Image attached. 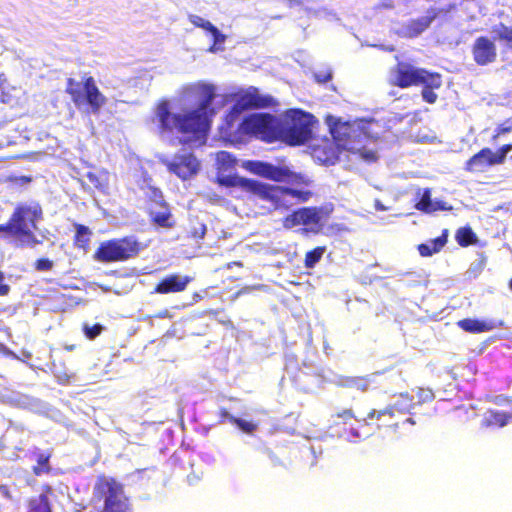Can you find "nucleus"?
I'll return each instance as SVG.
<instances>
[{"instance_id":"1","label":"nucleus","mask_w":512,"mask_h":512,"mask_svg":"<svg viewBox=\"0 0 512 512\" xmlns=\"http://www.w3.org/2000/svg\"><path fill=\"white\" fill-rule=\"evenodd\" d=\"M199 103L197 108L184 113L171 112L170 102L160 100L155 107L153 122L162 137H175L178 144L190 146L203 144L210 128V118L214 115L211 104L216 97L215 87L201 84L197 87Z\"/></svg>"},{"instance_id":"2","label":"nucleus","mask_w":512,"mask_h":512,"mask_svg":"<svg viewBox=\"0 0 512 512\" xmlns=\"http://www.w3.org/2000/svg\"><path fill=\"white\" fill-rule=\"evenodd\" d=\"M43 219V209L38 202L16 205L8 221L0 224L2 238L16 247H35L42 243L35 235Z\"/></svg>"},{"instance_id":"3","label":"nucleus","mask_w":512,"mask_h":512,"mask_svg":"<svg viewBox=\"0 0 512 512\" xmlns=\"http://www.w3.org/2000/svg\"><path fill=\"white\" fill-rule=\"evenodd\" d=\"M92 512H133L124 485L115 477L99 474L92 488Z\"/></svg>"},{"instance_id":"4","label":"nucleus","mask_w":512,"mask_h":512,"mask_svg":"<svg viewBox=\"0 0 512 512\" xmlns=\"http://www.w3.org/2000/svg\"><path fill=\"white\" fill-rule=\"evenodd\" d=\"M65 92L77 109L94 115L99 114L107 102L106 96L98 88L94 77L89 74H84L81 80L67 78Z\"/></svg>"},{"instance_id":"5","label":"nucleus","mask_w":512,"mask_h":512,"mask_svg":"<svg viewBox=\"0 0 512 512\" xmlns=\"http://www.w3.org/2000/svg\"><path fill=\"white\" fill-rule=\"evenodd\" d=\"M316 118L301 109H290L280 121V140L290 146H300L313 137Z\"/></svg>"},{"instance_id":"6","label":"nucleus","mask_w":512,"mask_h":512,"mask_svg":"<svg viewBox=\"0 0 512 512\" xmlns=\"http://www.w3.org/2000/svg\"><path fill=\"white\" fill-rule=\"evenodd\" d=\"M330 211L319 206H304L293 210L282 219L286 230L299 227L301 235H319L323 232Z\"/></svg>"},{"instance_id":"7","label":"nucleus","mask_w":512,"mask_h":512,"mask_svg":"<svg viewBox=\"0 0 512 512\" xmlns=\"http://www.w3.org/2000/svg\"><path fill=\"white\" fill-rule=\"evenodd\" d=\"M143 248L144 245L134 235H128L101 242L93 258L100 263L124 262L136 257Z\"/></svg>"},{"instance_id":"8","label":"nucleus","mask_w":512,"mask_h":512,"mask_svg":"<svg viewBox=\"0 0 512 512\" xmlns=\"http://www.w3.org/2000/svg\"><path fill=\"white\" fill-rule=\"evenodd\" d=\"M280 120L269 113L251 114L237 126L240 136H253L267 143L280 140Z\"/></svg>"},{"instance_id":"9","label":"nucleus","mask_w":512,"mask_h":512,"mask_svg":"<svg viewBox=\"0 0 512 512\" xmlns=\"http://www.w3.org/2000/svg\"><path fill=\"white\" fill-rule=\"evenodd\" d=\"M331 134L337 139L341 148L357 155L364 162L374 163L378 160L377 151L363 144V141L367 140L366 135L349 123L336 125L332 128Z\"/></svg>"},{"instance_id":"10","label":"nucleus","mask_w":512,"mask_h":512,"mask_svg":"<svg viewBox=\"0 0 512 512\" xmlns=\"http://www.w3.org/2000/svg\"><path fill=\"white\" fill-rule=\"evenodd\" d=\"M414 405L411 395L401 393L397 401L382 409V412H386L388 415L382 416V422L378 423L379 429H388L393 433H399L400 429L405 426H414L415 420L408 416Z\"/></svg>"},{"instance_id":"11","label":"nucleus","mask_w":512,"mask_h":512,"mask_svg":"<svg viewBox=\"0 0 512 512\" xmlns=\"http://www.w3.org/2000/svg\"><path fill=\"white\" fill-rule=\"evenodd\" d=\"M392 85L399 88L418 86L427 83L431 87H441L442 76L437 72H429L406 62H399L393 72Z\"/></svg>"},{"instance_id":"12","label":"nucleus","mask_w":512,"mask_h":512,"mask_svg":"<svg viewBox=\"0 0 512 512\" xmlns=\"http://www.w3.org/2000/svg\"><path fill=\"white\" fill-rule=\"evenodd\" d=\"M277 105L273 96L261 94L256 87H249L234 94V104L240 112L250 109L269 108Z\"/></svg>"},{"instance_id":"13","label":"nucleus","mask_w":512,"mask_h":512,"mask_svg":"<svg viewBox=\"0 0 512 512\" xmlns=\"http://www.w3.org/2000/svg\"><path fill=\"white\" fill-rule=\"evenodd\" d=\"M251 196L269 202L275 210H289L292 206L287 200L285 186L272 185L256 180Z\"/></svg>"},{"instance_id":"14","label":"nucleus","mask_w":512,"mask_h":512,"mask_svg":"<svg viewBox=\"0 0 512 512\" xmlns=\"http://www.w3.org/2000/svg\"><path fill=\"white\" fill-rule=\"evenodd\" d=\"M451 9V6L444 8L430 7L426 11L425 16L408 21L403 26V34L408 38H415L419 36L430 27L436 18L440 16H446L448 13H450Z\"/></svg>"},{"instance_id":"15","label":"nucleus","mask_w":512,"mask_h":512,"mask_svg":"<svg viewBox=\"0 0 512 512\" xmlns=\"http://www.w3.org/2000/svg\"><path fill=\"white\" fill-rule=\"evenodd\" d=\"M250 173L275 182H282L288 179L291 172L284 167L275 166L268 162L248 160L242 164Z\"/></svg>"},{"instance_id":"16","label":"nucleus","mask_w":512,"mask_h":512,"mask_svg":"<svg viewBox=\"0 0 512 512\" xmlns=\"http://www.w3.org/2000/svg\"><path fill=\"white\" fill-rule=\"evenodd\" d=\"M471 54L476 65L487 66L496 62L498 50L494 40L488 36H479L471 45Z\"/></svg>"},{"instance_id":"17","label":"nucleus","mask_w":512,"mask_h":512,"mask_svg":"<svg viewBox=\"0 0 512 512\" xmlns=\"http://www.w3.org/2000/svg\"><path fill=\"white\" fill-rule=\"evenodd\" d=\"M148 216L150 222L159 228L172 229L176 225L171 208L162 195L159 196V199L150 202Z\"/></svg>"},{"instance_id":"18","label":"nucleus","mask_w":512,"mask_h":512,"mask_svg":"<svg viewBox=\"0 0 512 512\" xmlns=\"http://www.w3.org/2000/svg\"><path fill=\"white\" fill-rule=\"evenodd\" d=\"M167 169L182 180H187L197 174L199 161L192 153L175 155L172 161L165 163Z\"/></svg>"},{"instance_id":"19","label":"nucleus","mask_w":512,"mask_h":512,"mask_svg":"<svg viewBox=\"0 0 512 512\" xmlns=\"http://www.w3.org/2000/svg\"><path fill=\"white\" fill-rule=\"evenodd\" d=\"M501 165L494 151L488 147L482 148L476 154L471 156L464 165V169L470 173L483 172L487 168Z\"/></svg>"},{"instance_id":"20","label":"nucleus","mask_w":512,"mask_h":512,"mask_svg":"<svg viewBox=\"0 0 512 512\" xmlns=\"http://www.w3.org/2000/svg\"><path fill=\"white\" fill-rule=\"evenodd\" d=\"M337 139L332 135V140L323 139L313 148V153L323 164H334L341 152L345 151L338 145Z\"/></svg>"},{"instance_id":"21","label":"nucleus","mask_w":512,"mask_h":512,"mask_svg":"<svg viewBox=\"0 0 512 512\" xmlns=\"http://www.w3.org/2000/svg\"><path fill=\"white\" fill-rule=\"evenodd\" d=\"M192 281L190 276L170 274L162 278L154 287L153 292L157 294H170L183 292Z\"/></svg>"},{"instance_id":"22","label":"nucleus","mask_w":512,"mask_h":512,"mask_svg":"<svg viewBox=\"0 0 512 512\" xmlns=\"http://www.w3.org/2000/svg\"><path fill=\"white\" fill-rule=\"evenodd\" d=\"M53 495L54 490L52 486L43 484L39 495L28 499L26 512H52L50 497Z\"/></svg>"},{"instance_id":"23","label":"nucleus","mask_w":512,"mask_h":512,"mask_svg":"<svg viewBox=\"0 0 512 512\" xmlns=\"http://www.w3.org/2000/svg\"><path fill=\"white\" fill-rule=\"evenodd\" d=\"M215 182L220 186L226 188L237 187L245 194L251 196L256 180L241 177L237 174H233L226 176H217Z\"/></svg>"},{"instance_id":"24","label":"nucleus","mask_w":512,"mask_h":512,"mask_svg":"<svg viewBox=\"0 0 512 512\" xmlns=\"http://www.w3.org/2000/svg\"><path fill=\"white\" fill-rule=\"evenodd\" d=\"M337 384L339 387L367 392L371 387L369 376H340Z\"/></svg>"},{"instance_id":"25","label":"nucleus","mask_w":512,"mask_h":512,"mask_svg":"<svg viewBox=\"0 0 512 512\" xmlns=\"http://www.w3.org/2000/svg\"><path fill=\"white\" fill-rule=\"evenodd\" d=\"M448 230L444 229L442 234L427 243H421L417 246V250L422 257H430L440 252L447 243Z\"/></svg>"},{"instance_id":"26","label":"nucleus","mask_w":512,"mask_h":512,"mask_svg":"<svg viewBox=\"0 0 512 512\" xmlns=\"http://www.w3.org/2000/svg\"><path fill=\"white\" fill-rule=\"evenodd\" d=\"M457 326L465 332L478 334L491 331L494 324L491 321L464 318L457 322Z\"/></svg>"},{"instance_id":"27","label":"nucleus","mask_w":512,"mask_h":512,"mask_svg":"<svg viewBox=\"0 0 512 512\" xmlns=\"http://www.w3.org/2000/svg\"><path fill=\"white\" fill-rule=\"evenodd\" d=\"M32 456L36 461V465L32 467V472L35 476L49 474L52 471V467L50 465V459L52 457L51 451L35 449L32 452Z\"/></svg>"},{"instance_id":"28","label":"nucleus","mask_w":512,"mask_h":512,"mask_svg":"<svg viewBox=\"0 0 512 512\" xmlns=\"http://www.w3.org/2000/svg\"><path fill=\"white\" fill-rule=\"evenodd\" d=\"M506 425L507 416L504 411L488 410L481 420V427L485 429L502 428Z\"/></svg>"},{"instance_id":"29","label":"nucleus","mask_w":512,"mask_h":512,"mask_svg":"<svg viewBox=\"0 0 512 512\" xmlns=\"http://www.w3.org/2000/svg\"><path fill=\"white\" fill-rule=\"evenodd\" d=\"M243 113L240 112L236 107L232 105L230 110L224 116V122L221 126V130L225 133L226 136L231 137L234 134H238L237 127L234 128L235 123L238 122Z\"/></svg>"},{"instance_id":"30","label":"nucleus","mask_w":512,"mask_h":512,"mask_svg":"<svg viewBox=\"0 0 512 512\" xmlns=\"http://www.w3.org/2000/svg\"><path fill=\"white\" fill-rule=\"evenodd\" d=\"M189 21L196 27L202 28L208 32H210L213 35L214 43H217L219 41H224L225 37L223 34L220 33L218 28L214 26L211 22L203 19L202 17L198 15H189L188 17Z\"/></svg>"},{"instance_id":"31","label":"nucleus","mask_w":512,"mask_h":512,"mask_svg":"<svg viewBox=\"0 0 512 512\" xmlns=\"http://www.w3.org/2000/svg\"><path fill=\"white\" fill-rule=\"evenodd\" d=\"M455 239L461 247L474 245L478 241L477 235L470 226L460 227L455 233Z\"/></svg>"},{"instance_id":"32","label":"nucleus","mask_w":512,"mask_h":512,"mask_svg":"<svg viewBox=\"0 0 512 512\" xmlns=\"http://www.w3.org/2000/svg\"><path fill=\"white\" fill-rule=\"evenodd\" d=\"M75 229L76 233L73 239L74 245L79 249L87 251L89 248L91 236L90 229L83 224H75Z\"/></svg>"},{"instance_id":"33","label":"nucleus","mask_w":512,"mask_h":512,"mask_svg":"<svg viewBox=\"0 0 512 512\" xmlns=\"http://www.w3.org/2000/svg\"><path fill=\"white\" fill-rule=\"evenodd\" d=\"M216 164L219 171H229L237 165V159L227 151H219L216 154Z\"/></svg>"},{"instance_id":"34","label":"nucleus","mask_w":512,"mask_h":512,"mask_svg":"<svg viewBox=\"0 0 512 512\" xmlns=\"http://www.w3.org/2000/svg\"><path fill=\"white\" fill-rule=\"evenodd\" d=\"M325 252L326 246H317L306 252L304 257V266L308 269L315 267V265L322 259Z\"/></svg>"},{"instance_id":"35","label":"nucleus","mask_w":512,"mask_h":512,"mask_svg":"<svg viewBox=\"0 0 512 512\" xmlns=\"http://www.w3.org/2000/svg\"><path fill=\"white\" fill-rule=\"evenodd\" d=\"M496 39L506 44L509 49H512V27L504 23H500L494 29Z\"/></svg>"},{"instance_id":"36","label":"nucleus","mask_w":512,"mask_h":512,"mask_svg":"<svg viewBox=\"0 0 512 512\" xmlns=\"http://www.w3.org/2000/svg\"><path fill=\"white\" fill-rule=\"evenodd\" d=\"M190 224L189 237L196 240L203 239L207 231L206 225L197 219L191 220Z\"/></svg>"},{"instance_id":"37","label":"nucleus","mask_w":512,"mask_h":512,"mask_svg":"<svg viewBox=\"0 0 512 512\" xmlns=\"http://www.w3.org/2000/svg\"><path fill=\"white\" fill-rule=\"evenodd\" d=\"M415 208L425 213H430L435 210L432 205L431 194L429 190L424 191L420 200L415 204Z\"/></svg>"},{"instance_id":"38","label":"nucleus","mask_w":512,"mask_h":512,"mask_svg":"<svg viewBox=\"0 0 512 512\" xmlns=\"http://www.w3.org/2000/svg\"><path fill=\"white\" fill-rule=\"evenodd\" d=\"M286 193L287 198H295L297 203L307 202L312 197V192L309 190H299L291 187H286Z\"/></svg>"},{"instance_id":"39","label":"nucleus","mask_w":512,"mask_h":512,"mask_svg":"<svg viewBox=\"0 0 512 512\" xmlns=\"http://www.w3.org/2000/svg\"><path fill=\"white\" fill-rule=\"evenodd\" d=\"M388 415L386 412H382V409H372L368 412L367 416L364 418V421L367 425L375 426L379 429V424L382 422V416Z\"/></svg>"},{"instance_id":"40","label":"nucleus","mask_w":512,"mask_h":512,"mask_svg":"<svg viewBox=\"0 0 512 512\" xmlns=\"http://www.w3.org/2000/svg\"><path fill=\"white\" fill-rule=\"evenodd\" d=\"M229 422L236 425L240 430L245 433H253L257 429V425L250 421H245L241 418L230 417Z\"/></svg>"},{"instance_id":"41","label":"nucleus","mask_w":512,"mask_h":512,"mask_svg":"<svg viewBox=\"0 0 512 512\" xmlns=\"http://www.w3.org/2000/svg\"><path fill=\"white\" fill-rule=\"evenodd\" d=\"M420 85L423 86V89L421 92L423 100L429 104L435 103L438 96L433 90L439 89L440 87H431L427 83H421Z\"/></svg>"},{"instance_id":"42","label":"nucleus","mask_w":512,"mask_h":512,"mask_svg":"<svg viewBox=\"0 0 512 512\" xmlns=\"http://www.w3.org/2000/svg\"><path fill=\"white\" fill-rule=\"evenodd\" d=\"M416 395L418 404L430 403L435 398L434 392L430 388H419Z\"/></svg>"},{"instance_id":"43","label":"nucleus","mask_w":512,"mask_h":512,"mask_svg":"<svg viewBox=\"0 0 512 512\" xmlns=\"http://www.w3.org/2000/svg\"><path fill=\"white\" fill-rule=\"evenodd\" d=\"M34 269L39 272H46L50 271L54 267V262L50 260L49 258L42 257L37 259L34 264Z\"/></svg>"},{"instance_id":"44","label":"nucleus","mask_w":512,"mask_h":512,"mask_svg":"<svg viewBox=\"0 0 512 512\" xmlns=\"http://www.w3.org/2000/svg\"><path fill=\"white\" fill-rule=\"evenodd\" d=\"M102 330H103V326L99 323H96L92 326L84 325V327H83L85 336L88 339H95L97 336H99L101 334Z\"/></svg>"},{"instance_id":"45","label":"nucleus","mask_w":512,"mask_h":512,"mask_svg":"<svg viewBox=\"0 0 512 512\" xmlns=\"http://www.w3.org/2000/svg\"><path fill=\"white\" fill-rule=\"evenodd\" d=\"M512 151V143H507L499 147L494 151L495 156L498 158L500 164H503L506 160L507 154Z\"/></svg>"},{"instance_id":"46","label":"nucleus","mask_w":512,"mask_h":512,"mask_svg":"<svg viewBox=\"0 0 512 512\" xmlns=\"http://www.w3.org/2000/svg\"><path fill=\"white\" fill-rule=\"evenodd\" d=\"M511 131H512V123L509 121H506L497 126V128L495 129V133L492 136V140H496L499 136L510 133Z\"/></svg>"},{"instance_id":"47","label":"nucleus","mask_w":512,"mask_h":512,"mask_svg":"<svg viewBox=\"0 0 512 512\" xmlns=\"http://www.w3.org/2000/svg\"><path fill=\"white\" fill-rule=\"evenodd\" d=\"M336 418L341 419L343 423H347L352 419H356L354 411L350 408L343 409L334 415Z\"/></svg>"},{"instance_id":"48","label":"nucleus","mask_w":512,"mask_h":512,"mask_svg":"<svg viewBox=\"0 0 512 512\" xmlns=\"http://www.w3.org/2000/svg\"><path fill=\"white\" fill-rule=\"evenodd\" d=\"M10 290V286L5 282L4 273L0 270V296H7Z\"/></svg>"},{"instance_id":"49","label":"nucleus","mask_w":512,"mask_h":512,"mask_svg":"<svg viewBox=\"0 0 512 512\" xmlns=\"http://www.w3.org/2000/svg\"><path fill=\"white\" fill-rule=\"evenodd\" d=\"M315 77V80L318 82V83H327L328 81H330L332 79V74L331 72H321V73H316L314 75Z\"/></svg>"},{"instance_id":"50","label":"nucleus","mask_w":512,"mask_h":512,"mask_svg":"<svg viewBox=\"0 0 512 512\" xmlns=\"http://www.w3.org/2000/svg\"><path fill=\"white\" fill-rule=\"evenodd\" d=\"M55 376L57 377L58 382L60 384H67V383H69V381L71 379V375L66 372H63V373L55 372Z\"/></svg>"},{"instance_id":"51","label":"nucleus","mask_w":512,"mask_h":512,"mask_svg":"<svg viewBox=\"0 0 512 512\" xmlns=\"http://www.w3.org/2000/svg\"><path fill=\"white\" fill-rule=\"evenodd\" d=\"M0 494L8 500H13V496L7 485H0Z\"/></svg>"},{"instance_id":"52","label":"nucleus","mask_w":512,"mask_h":512,"mask_svg":"<svg viewBox=\"0 0 512 512\" xmlns=\"http://www.w3.org/2000/svg\"><path fill=\"white\" fill-rule=\"evenodd\" d=\"M219 415L221 417V421L223 422L224 420H228L229 421V418L230 417H234L233 415H231L228 410L226 408H221L219 410Z\"/></svg>"},{"instance_id":"53","label":"nucleus","mask_w":512,"mask_h":512,"mask_svg":"<svg viewBox=\"0 0 512 512\" xmlns=\"http://www.w3.org/2000/svg\"><path fill=\"white\" fill-rule=\"evenodd\" d=\"M8 85V79L4 73L0 74V90H4V88Z\"/></svg>"},{"instance_id":"54","label":"nucleus","mask_w":512,"mask_h":512,"mask_svg":"<svg viewBox=\"0 0 512 512\" xmlns=\"http://www.w3.org/2000/svg\"><path fill=\"white\" fill-rule=\"evenodd\" d=\"M15 181H20L21 183H29L31 182V177L21 176L19 178H15Z\"/></svg>"},{"instance_id":"55","label":"nucleus","mask_w":512,"mask_h":512,"mask_svg":"<svg viewBox=\"0 0 512 512\" xmlns=\"http://www.w3.org/2000/svg\"><path fill=\"white\" fill-rule=\"evenodd\" d=\"M64 348L67 350V351H72L76 348V345L72 344V345H65Z\"/></svg>"},{"instance_id":"56","label":"nucleus","mask_w":512,"mask_h":512,"mask_svg":"<svg viewBox=\"0 0 512 512\" xmlns=\"http://www.w3.org/2000/svg\"><path fill=\"white\" fill-rule=\"evenodd\" d=\"M6 350V346L3 343H0V353H4Z\"/></svg>"},{"instance_id":"57","label":"nucleus","mask_w":512,"mask_h":512,"mask_svg":"<svg viewBox=\"0 0 512 512\" xmlns=\"http://www.w3.org/2000/svg\"><path fill=\"white\" fill-rule=\"evenodd\" d=\"M506 416H507V424H508L509 422L512 421V412L511 413L506 412Z\"/></svg>"},{"instance_id":"58","label":"nucleus","mask_w":512,"mask_h":512,"mask_svg":"<svg viewBox=\"0 0 512 512\" xmlns=\"http://www.w3.org/2000/svg\"><path fill=\"white\" fill-rule=\"evenodd\" d=\"M509 288L512 290V279L509 281Z\"/></svg>"},{"instance_id":"59","label":"nucleus","mask_w":512,"mask_h":512,"mask_svg":"<svg viewBox=\"0 0 512 512\" xmlns=\"http://www.w3.org/2000/svg\"><path fill=\"white\" fill-rule=\"evenodd\" d=\"M268 454H269V456H270L271 458H274V455H273V453H272L271 451H269V453H268Z\"/></svg>"}]
</instances>
